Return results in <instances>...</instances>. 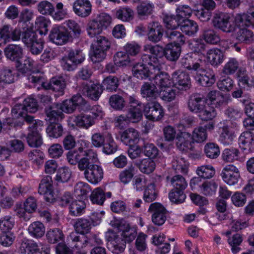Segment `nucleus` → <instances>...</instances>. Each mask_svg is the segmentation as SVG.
<instances>
[{
    "label": "nucleus",
    "instance_id": "6e6d98bb",
    "mask_svg": "<svg viewBox=\"0 0 254 254\" xmlns=\"http://www.w3.org/2000/svg\"><path fill=\"white\" fill-rule=\"evenodd\" d=\"M204 152L207 158L214 159L220 155V150L217 143L208 142L204 146Z\"/></svg>",
    "mask_w": 254,
    "mask_h": 254
},
{
    "label": "nucleus",
    "instance_id": "864d4df0",
    "mask_svg": "<svg viewBox=\"0 0 254 254\" xmlns=\"http://www.w3.org/2000/svg\"><path fill=\"white\" fill-rule=\"evenodd\" d=\"M217 185L214 181H205L199 186V191L204 195L209 196L215 194Z\"/></svg>",
    "mask_w": 254,
    "mask_h": 254
},
{
    "label": "nucleus",
    "instance_id": "79ce46f5",
    "mask_svg": "<svg viewBox=\"0 0 254 254\" xmlns=\"http://www.w3.org/2000/svg\"><path fill=\"white\" fill-rule=\"evenodd\" d=\"M136 165L141 173L147 175L152 173L156 168L155 162L151 158L140 159L136 163Z\"/></svg>",
    "mask_w": 254,
    "mask_h": 254
},
{
    "label": "nucleus",
    "instance_id": "a18cd8bd",
    "mask_svg": "<svg viewBox=\"0 0 254 254\" xmlns=\"http://www.w3.org/2000/svg\"><path fill=\"white\" fill-rule=\"evenodd\" d=\"M86 203L81 200H74L69 205V213L72 216H80L84 213Z\"/></svg>",
    "mask_w": 254,
    "mask_h": 254
},
{
    "label": "nucleus",
    "instance_id": "4be33fe9",
    "mask_svg": "<svg viewBox=\"0 0 254 254\" xmlns=\"http://www.w3.org/2000/svg\"><path fill=\"white\" fill-rule=\"evenodd\" d=\"M190 136V133L186 131H181L177 135L176 146L179 150L184 152L193 150L194 143L192 140V141L189 140Z\"/></svg>",
    "mask_w": 254,
    "mask_h": 254
},
{
    "label": "nucleus",
    "instance_id": "20e7f679",
    "mask_svg": "<svg viewBox=\"0 0 254 254\" xmlns=\"http://www.w3.org/2000/svg\"><path fill=\"white\" fill-rule=\"evenodd\" d=\"M111 41L109 39L103 36L96 37V40L91 46L92 51L90 53V58L94 63L103 61L107 56V52L111 47Z\"/></svg>",
    "mask_w": 254,
    "mask_h": 254
},
{
    "label": "nucleus",
    "instance_id": "5fc2aeb1",
    "mask_svg": "<svg viewBox=\"0 0 254 254\" xmlns=\"http://www.w3.org/2000/svg\"><path fill=\"white\" fill-rule=\"evenodd\" d=\"M63 132V126L58 123H51L46 128L47 134L51 138H58L62 136Z\"/></svg>",
    "mask_w": 254,
    "mask_h": 254
},
{
    "label": "nucleus",
    "instance_id": "69168bd1",
    "mask_svg": "<svg viewBox=\"0 0 254 254\" xmlns=\"http://www.w3.org/2000/svg\"><path fill=\"white\" fill-rule=\"evenodd\" d=\"M167 37L172 42L173 44L181 46L185 43L186 38L183 34L179 31L171 30L166 32Z\"/></svg>",
    "mask_w": 254,
    "mask_h": 254
},
{
    "label": "nucleus",
    "instance_id": "dca6fc26",
    "mask_svg": "<svg viewBox=\"0 0 254 254\" xmlns=\"http://www.w3.org/2000/svg\"><path fill=\"white\" fill-rule=\"evenodd\" d=\"M173 86L180 90L187 91L191 87L190 75L184 71L177 70L173 73Z\"/></svg>",
    "mask_w": 254,
    "mask_h": 254
},
{
    "label": "nucleus",
    "instance_id": "39448f33",
    "mask_svg": "<svg viewBox=\"0 0 254 254\" xmlns=\"http://www.w3.org/2000/svg\"><path fill=\"white\" fill-rule=\"evenodd\" d=\"M39 83L45 90H52L58 92L59 95H63L65 88L64 79L61 76H55L51 78L49 82H44L40 76H33V88H36V84Z\"/></svg>",
    "mask_w": 254,
    "mask_h": 254
},
{
    "label": "nucleus",
    "instance_id": "4c0bfd02",
    "mask_svg": "<svg viewBox=\"0 0 254 254\" xmlns=\"http://www.w3.org/2000/svg\"><path fill=\"white\" fill-rule=\"evenodd\" d=\"M163 23L167 30H175L180 25V19L174 14L163 13L162 15Z\"/></svg>",
    "mask_w": 254,
    "mask_h": 254
},
{
    "label": "nucleus",
    "instance_id": "09e8293b",
    "mask_svg": "<svg viewBox=\"0 0 254 254\" xmlns=\"http://www.w3.org/2000/svg\"><path fill=\"white\" fill-rule=\"evenodd\" d=\"M240 152L236 148L230 147L225 148L222 152V160L226 162H233L239 160Z\"/></svg>",
    "mask_w": 254,
    "mask_h": 254
},
{
    "label": "nucleus",
    "instance_id": "3c124183",
    "mask_svg": "<svg viewBox=\"0 0 254 254\" xmlns=\"http://www.w3.org/2000/svg\"><path fill=\"white\" fill-rule=\"evenodd\" d=\"M47 239L51 244H56L64 241V237L62 230L59 228L50 229L46 233Z\"/></svg>",
    "mask_w": 254,
    "mask_h": 254
},
{
    "label": "nucleus",
    "instance_id": "7c9ffc66",
    "mask_svg": "<svg viewBox=\"0 0 254 254\" xmlns=\"http://www.w3.org/2000/svg\"><path fill=\"white\" fill-rule=\"evenodd\" d=\"M224 234L228 238L227 242L231 247L232 253L234 254L238 253L241 250L239 246L243 241L242 235L238 233L231 235V231H226Z\"/></svg>",
    "mask_w": 254,
    "mask_h": 254
},
{
    "label": "nucleus",
    "instance_id": "f3484780",
    "mask_svg": "<svg viewBox=\"0 0 254 254\" xmlns=\"http://www.w3.org/2000/svg\"><path fill=\"white\" fill-rule=\"evenodd\" d=\"M235 25L240 28L252 27L254 28V6L246 13L236 14L234 17Z\"/></svg>",
    "mask_w": 254,
    "mask_h": 254
},
{
    "label": "nucleus",
    "instance_id": "9b49d317",
    "mask_svg": "<svg viewBox=\"0 0 254 254\" xmlns=\"http://www.w3.org/2000/svg\"><path fill=\"white\" fill-rule=\"evenodd\" d=\"M79 51L75 52L71 50L68 52L67 56H64L61 59V64L64 70L71 71L74 70L76 65L81 63L85 60L84 57L79 58Z\"/></svg>",
    "mask_w": 254,
    "mask_h": 254
},
{
    "label": "nucleus",
    "instance_id": "f03ea898",
    "mask_svg": "<svg viewBox=\"0 0 254 254\" xmlns=\"http://www.w3.org/2000/svg\"><path fill=\"white\" fill-rule=\"evenodd\" d=\"M32 98L28 97L22 104L16 103L12 108V118L7 119V123L11 126H20L24 121L32 122Z\"/></svg>",
    "mask_w": 254,
    "mask_h": 254
},
{
    "label": "nucleus",
    "instance_id": "bf43d9fd",
    "mask_svg": "<svg viewBox=\"0 0 254 254\" xmlns=\"http://www.w3.org/2000/svg\"><path fill=\"white\" fill-rule=\"evenodd\" d=\"M189 164L186 160L181 157H176L172 161V167L176 172L186 174L188 171Z\"/></svg>",
    "mask_w": 254,
    "mask_h": 254
},
{
    "label": "nucleus",
    "instance_id": "e433bc0d",
    "mask_svg": "<svg viewBox=\"0 0 254 254\" xmlns=\"http://www.w3.org/2000/svg\"><path fill=\"white\" fill-rule=\"evenodd\" d=\"M206 55L208 61L213 66H217L222 64L224 59L223 53L218 48L209 49L207 51Z\"/></svg>",
    "mask_w": 254,
    "mask_h": 254
},
{
    "label": "nucleus",
    "instance_id": "cd10ccee",
    "mask_svg": "<svg viewBox=\"0 0 254 254\" xmlns=\"http://www.w3.org/2000/svg\"><path fill=\"white\" fill-rule=\"evenodd\" d=\"M152 80L159 87L160 90L173 86V77L171 79L167 73L161 71V70L154 74Z\"/></svg>",
    "mask_w": 254,
    "mask_h": 254
},
{
    "label": "nucleus",
    "instance_id": "0e129e2a",
    "mask_svg": "<svg viewBox=\"0 0 254 254\" xmlns=\"http://www.w3.org/2000/svg\"><path fill=\"white\" fill-rule=\"evenodd\" d=\"M114 62L118 67H126L130 63L129 56L125 52L119 51L116 53L114 56Z\"/></svg>",
    "mask_w": 254,
    "mask_h": 254
},
{
    "label": "nucleus",
    "instance_id": "c85d7f7f",
    "mask_svg": "<svg viewBox=\"0 0 254 254\" xmlns=\"http://www.w3.org/2000/svg\"><path fill=\"white\" fill-rule=\"evenodd\" d=\"M44 122L33 119V147H38L43 143L41 131L44 128Z\"/></svg>",
    "mask_w": 254,
    "mask_h": 254
},
{
    "label": "nucleus",
    "instance_id": "1a4fd4ad",
    "mask_svg": "<svg viewBox=\"0 0 254 254\" xmlns=\"http://www.w3.org/2000/svg\"><path fill=\"white\" fill-rule=\"evenodd\" d=\"M143 113L147 119L153 122L160 121L165 114L162 106L157 102L145 104Z\"/></svg>",
    "mask_w": 254,
    "mask_h": 254
},
{
    "label": "nucleus",
    "instance_id": "aec40b11",
    "mask_svg": "<svg viewBox=\"0 0 254 254\" xmlns=\"http://www.w3.org/2000/svg\"><path fill=\"white\" fill-rule=\"evenodd\" d=\"M82 91L89 98L98 101L103 92V88L99 83L89 81L83 84Z\"/></svg>",
    "mask_w": 254,
    "mask_h": 254
},
{
    "label": "nucleus",
    "instance_id": "b1692460",
    "mask_svg": "<svg viewBox=\"0 0 254 254\" xmlns=\"http://www.w3.org/2000/svg\"><path fill=\"white\" fill-rule=\"evenodd\" d=\"M92 5L89 0H76L73 4V10L78 16L86 17L91 13Z\"/></svg>",
    "mask_w": 254,
    "mask_h": 254
},
{
    "label": "nucleus",
    "instance_id": "774afa93",
    "mask_svg": "<svg viewBox=\"0 0 254 254\" xmlns=\"http://www.w3.org/2000/svg\"><path fill=\"white\" fill-rule=\"evenodd\" d=\"M134 174L135 168L132 165H130L120 172V180L124 184H127L133 179Z\"/></svg>",
    "mask_w": 254,
    "mask_h": 254
},
{
    "label": "nucleus",
    "instance_id": "49530a36",
    "mask_svg": "<svg viewBox=\"0 0 254 254\" xmlns=\"http://www.w3.org/2000/svg\"><path fill=\"white\" fill-rule=\"evenodd\" d=\"M115 15L123 22H130L133 18L134 11L128 6L121 7L116 10Z\"/></svg>",
    "mask_w": 254,
    "mask_h": 254
},
{
    "label": "nucleus",
    "instance_id": "473e14b6",
    "mask_svg": "<svg viewBox=\"0 0 254 254\" xmlns=\"http://www.w3.org/2000/svg\"><path fill=\"white\" fill-rule=\"evenodd\" d=\"M179 27L183 33L189 36H194L198 30L197 23L188 18L182 20Z\"/></svg>",
    "mask_w": 254,
    "mask_h": 254
},
{
    "label": "nucleus",
    "instance_id": "2f4dec72",
    "mask_svg": "<svg viewBox=\"0 0 254 254\" xmlns=\"http://www.w3.org/2000/svg\"><path fill=\"white\" fill-rule=\"evenodd\" d=\"M73 121L76 126L86 129L92 126L95 123L91 114H89L88 112L81 113L76 116Z\"/></svg>",
    "mask_w": 254,
    "mask_h": 254
},
{
    "label": "nucleus",
    "instance_id": "f257e3e1",
    "mask_svg": "<svg viewBox=\"0 0 254 254\" xmlns=\"http://www.w3.org/2000/svg\"><path fill=\"white\" fill-rule=\"evenodd\" d=\"M142 63L135 64L132 68L134 76L143 79L149 78L152 79L154 74L160 70V64L156 59L150 58L147 54H143L141 57Z\"/></svg>",
    "mask_w": 254,
    "mask_h": 254
},
{
    "label": "nucleus",
    "instance_id": "5701e85b",
    "mask_svg": "<svg viewBox=\"0 0 254 254\" xmlns=\"http://www.w3.org/2000/svg\"><path fill=\"white\" fill-rule=\"evenodd\" d=\"M200 70V71H196V80L202 86H211L215 82V76L213 71L211 70L206 71L201 66Z\"/></svg>",
    "mask_w": 254,
    "mask_h": 254
},
{
    "label": "nucleus",
    "instance_id": "9d476101",
    "mask_svg": "<svg viewBox=\"0 0 254 254\" xmlns=\"http://www.w3.org/2000/svg\"><path fill=\"white\" fill-rule=\"evenodd\" d=\"M219 141L225 145H230L236 137L235 132L227 124V120H223L218 124Z\"/></svg>",
    "mask_w": 254,
    "mask_h": 254
},
{
    "label": "nucleus",
    "instance_id": "8fccbe9b",
    "mask_svg": "<svg viewBox=\"0 0 254 254\" xmlns=\"http://www.w3.org/2000/svg\"><path fill=\"white\" fill-rule=\"evenodd\" d=\"M154 7V4L150 1H143L136 7L137 14L140 17L148 16L152 14Z\"/></svg>",
    "mask_w": 254,
    "mask_h": 254
},
{
    "label": "nucleus",
    "instance_id": "de8ad7c7",
    "mask_svg": "<svg viewBox=\"0 0 254 254\" xmlns=\"http://www.w3.org/2000/svg\"><path fill=\"white\" fill-rule=\"evenodd\" d=\"M103 90L109 92L116 91L119 86V79L115 76L110 75L105 78L101 84Z\"/></svg>",
    "mask_w": 254,
    "mask_h": 254
},
{
    "label": "nucleus",
    "instance_id": "412c9836",
    "mask_svg": "<svg viewBox=\"0 0 254 254\" xmlns=\"http://www.w3.org/2000/svg\"><path fill=\"white\" fill-rule=\"evenodd\" d=\"M118 229L122 232L121 236L126 243L132 242L137 236L135 227H131L128 223L122 220L118 223Z\"/></svg>",
    "mask_w": 254,
    "mask_h": 254
},
{
    "label": "nucleus",
    "instance_id": "2eb2a0df",
    "mask_svg": "<svg viewBox=\"0 0 254 254\" xmlns=\"http://www.w3.org/2000/svg\"><path fill=\"white\" fill-rule=\"evenodd\" d=\"M223 181L229 186L237 184L240 178L239 169L233 165H227L220 174Z\"/></svg>",
    "mask_w": 254,
    "mask_h": 254
},
{
    "label": "nucleus",
    "instance_id": "f8f14e48",
    "mask_svg": "<svg viewBox=\"0 0 254 254\" xmlns=\"http://www.w3.org/2000/svg\"><path fill=\"white\" fill-rule=\"evenodd\" d=\"M148 211L152 213V221L155 225L161 226L165 222L167 219V211L160 203H151Z\"/></svg>",
    "mask_w": 254,
    "mask_h": 254
},
{
    "label": "nucleus",
    "instance_id": "bb28decb",
    "mask_svg": "<svg viewBox=\"0 0 254 254\" xmlns=\"http://www.w3.org/2000/svg\"><path fill=\"white\" fill-rule=\"evenodd\" d=\"M144 51L151 54H147L150 58L156 59L159 62L160 69L162 70L164 64L163 57L164 56L165 48L158 45L153 46L151 44H147L144 46Z\"/></svg>",
    "mask_w": 254,
    "mask_h": 254
},
{
    "label": "nucleus",
    "instance_id": "423d86ee",
    "mask_svg": "<svg viewBox=\"0 0 254 254\" xmlns=\"http://www.w3.org/2000/svg\"><path fill=\"white\" fill-rule=\"evenodd\" d=\"M50 42L57 46H63L73 40V36L65 27L55 25L50 31L49 36Z\"/></svg>",
    "mask_w": 254,
    "mask_h": 254
},
{
    "label": "nucleus",
    "instance_id": "58836bf2",
    "mask_svg": "<svg viewBox=\"0 0 254 254\" xmlns=\"http://www.w3.org/2000/svg\"><path fill=\"white\" fill-rule=\"evenodd\" d=\"M141 94L147 100L155 99L158 96L159 92L156 86L152 83H144L141 87Z\"/></svg>",
    "mask_w": 254,
    "mask_h": 254
},
{
    "label": "nucleus",
    "instance_id": "680f3d73",
    "mask_svg": "<svg viewBox=\"0 0 254 254\" xmlns=\"http://www.w3.org/2000/svg\"><path fill=\"white\" fill-rule=\"evenodd\" d=\"M16 68L23 74H30L32 70V59L30 57L25 56L21 62L17 61Z\"/></svg>",
    "mask_w": 254,
    "mask_h": 254
},
{
    "label": "nucleus",
    "instance_id": "ddd939ff",
    "mask_svg": "<svg viewBox=\"0 0 254 254\" xmlns=\"http://www.w3.org/2000/svg\"><path fill=\"white\" fill-rule=\"evenodd\" d=\"M66 158L70 164L76 165L77 164L78 168L80 171L85 170L89 164V161L91 160L83 153H79L76 149L69 151L66 154Z\"/></svg>",
    "mask_w": 254,
    "mask_h": 254
},
{
    "label": "nucleus",
    "instance_id": "c03bdc74",
    "mask_svg": "<svg viewBox=\"0 0 254 254\" xmlns=\"http://www.w3.org/2000/svg\"><path fill=\"white\" fill-rule=\"evenodd\" d=\"M181 51V46L169 43L165 48L164 56L170 61H175L179 58Z\"/></svg>",
    "mask_w": 254,
    "mask_h": 254
},
{
    "label": "nucleus",
    "instance_id": "13d9d810",
    "mask_svg": "<svg viewBox=\"0 0 254 254\" xmlns=\"http://www.w3.org/2000/svg\"><path fill=\"white\" fill-rule=\"evenodd\" d=\"M17 214L19 217L25 221L30 219L32 217V197H28L24 203L23 208L19 209Z\"/></svg>",
    "mask_w": 254,
    "mask_h": 254
},
{
    "label": "nucleus",
    "instance_id": "c756f323",
    "mask_svg": "<svg viewBox=\"0 0 254 254\" xmlns=\"http://www.w3.org/2000/svg\"><path fill=\"white\" fill-rule=\"evenodd\" d=\"M50 24L51 21L49 18L43 16L37 17L35 21V31L33 30V35L38 36L37 34H39L40 37L46 35Z\"/></svg>",
    "mask_w": 254,
    "mask_h": 254
},
{
    "label": "nucleus",
    "instance_id": "72a5a7b5",
    "mask_svg": "<svg viewBox=\"0 0 254 254\" xmlns=\"http://www.w3.org/2000/svg\"><path fill=\"white\" fill-rule=\"evenodd\" d=\"M47 120L51 123H58L64 118L62 111L60 110L57 104L51 106L45 109Z\"/></svg>",
    "mask_w": 254,
    "mask_h": 254
},
{
    "label": "nucleus",
    "instance_id": "a211bd4d",
    "mask_svg": "<svg viewBox=\"0 0 254 254\" xmlns=\"http://www.w3.org/2000/svg\"><path fill=\"white\" fill-rule=\"evenodd\" d=\"M241 150L246 154L254 152V133L251 131L243 132L238 138Z\"/></svg>",
    "mask_w": 254,
    "mask_h": 254
},
{
    "label": "nucleus",
    "instance_id": "338daca9",
    "mask_svg": "<svg viewBox=\"0 0 254 254\" xmlns=\"http://www.w3.org/2000/svg\"><path fill=\"white\" fill-rule=\"evenodd\" d=\"M207 138V131L203 127H198L193 129L191 135V139L194 143H202L205 141Z\"/></svg>",
    "mask_w": 254,
    "mask_h": 254
},
{
    "label": "nucleus",
    "instance_id": "7ed1b4c3",
    "mask_svg": "<svg viewBox=\"0 0 254 254\" xmlns=\"http://www.w3.org/2000/svg\"><path fill=\"white\" fill-rule=\"evenodd\" d=\"M67 241L70 247L77 250L83 249L87 246L92 247L93 241L97 245L103 244L102 240L98 235L92 234L80 236L76 233H71L67 237Z\"/></svg>",
    "mask_w": 254,
    "mask_h": 254
},
{
    "label": "nucleus",
    "instance_id": "393cba45",
    "mask_svg": "<svg viewBox=\"0 0 254 254\" xmlns=\"http://www.w3.org/2000/svg\"><path fill=\"white\" fill-rule=\"evenodd\" d=\"M147 36L150 41L157 43L160 41L163 35L162 26L158 22L150 23L148 26Z\"/></svg>",
    "mask_w": 254,
    "mask_h": 254
},
{
    "label": "nucleus",
    "instance_id": "ea45409f",
    "mask_svg": "<svg viewBox=\"0 0 254 254\" xmlns=\"http://www.w3.org/2000/svg\"><path fill=\"white\" fill-rule=\"evenodd\" d=\"M75 232L80 236L88 235L89 232L91 228V222L87 219L79 218L77 220L74 225Z\"/></svg>",
    "mask_w": 254,
    "mask_h": 254
},
{
    "label": "nucleus",
    "instance_id": "603ef678",
    "mask_svg": "<svg viewBox=\"0 0 254 254\" xmlns=\"http://www.w3.org/2000/svg\"><path fill=\"white\" fill-rule=\"evenodd\" d=\"M197 113L199 118L205 121H211L216 116L215 109L206 103Z\"/></svg>",
    "mask_w": 254,
    "mask_h": 254
},
{
    "label": "nucleus",
    "instance_id": "6e6552de",
    "mask_svg": "<svg viewBox=\"0 0 254 254\" xmlns=\"http://www.w3.org/2000/svg\"><path fill=\"white\" fill-rule=\"evenodd\" d=\"M230 14L225 12L216 13L212 19L213 26L221 31L231 33L235 30V26L232 23Z\"/></svg>",
    "mask_w": 254,
    "mask_h": 254
},
{
    "label": "nucleus",
    "instance_id": "6ab92c4d",
    "mask_svg": "<svg viewBox=\"0 0 254 254\" xmlns=\"http://www.w3.org/2000/svg\"><path fill=\"white\" fill-rule=\"evenodd\" d=\"M38 192L43 195L47 202H51L54 199L53 181L51 176L44 177L39 185Z\"/></svg>",
    "mask_w": 254,
    "mask_h": 254
},
{
    "label": "nucleus",
    "instance_id": "052dcab7",
    "mask_svg": "<svg viewBox=\"0 0 254 254\" xmlns=\"http://www.w3.org/2000/svg\"><path fill=\"white\" fill-rule=\"evenodd\" d=\"M143 108H129L126 115L128 122L136 123L142 118Z\"/></svg>",
    "mask_w": 254,
    "mask_h": 254
},
{
    "label": "nucleus",
    "instance_id": "e2e57ef3",
    "mask_svg": "<svg viewBox=\"0 0 254 254\" xmlns=\"http://www.w3.org/2000/svg\"><path fill=\"white\" fill-rule=\"evenodd\" d=\"M253 32L247 28H240L237 32L236 39L241 43L249 44L252 42L253 39Z\"/></svg>",
    "mask_w": 254,
    "mask_h": 254
},
{
    "label": "nucleus",
    "instance_id": "a878e982",
    "mask_svg": "<svg viewBox=\"0 0 254 254\" xmlns=\"http://www.w3.org/2000/svg\"><path fill=\"white\" fill-rule=\"evenodd\" d=\"M140 139L139 133L133 128L127 129L121 134L122 142L127 146L138 144Z\"/></svg>",
    "mask_w": 254,
    "mask_h": 254
},
{
    "label": "nucleus",
    "instance_id": "f704fd0d",
    "mask_svg": "<svg viewBox=\"0 0 254 254\" xmlns=\"http://www.w3.org/2000/svg\"><path fill=\"white\" fill-rule=\"evenodd\" d=\"M193 53L186 54L180 60V64L182 66L189 70L200 71V64L195 62V59L193 57Z\"/></svg>",
    "mask_w": 254,
    "mask_h": 254
},
{
    "label": "nucleus",
    "instance_id": "4d7b16f0",
    "mask_svg": "<svg viewBox=\"0 0 254 254\" xmlns=\"http://www.w3.org/2000/svg\"><path fill=\"white\" fill-rule=\"evenodd\" d=\"M118 150V146L114 140L112 134H106V140L103 146V152L108 155L115 153Z\"/></svg>",
    "mask_w": 254,
    "mask_h": 254
},
{
    "label": "nucleus",
    "instance_id": "0eeeda50",
    "mask_svg": "<svg viewBox=\"0 0 254 254\" xmlns=\"http://www.w3.org/2000/svg\"><path fill=\"white\" fill-rule=\"evenodd\" d=\"M89 164L86 167L84 172V176L87 180L92 184H97L103 178L104 171L101 165L98 164V159L89 160Z\"/></svg>",
    "mask_w": 254,
    "mask_h": 254
},
{
    "label": "nucleus",
    "instance_id": "4468645a",
    "mask_svg": "<svg viewBox=\"0 0 254 254\" xmlns=\"http://www.w3.org/2000/svg\"><path fill=\"white\" fill-rule=\"evenodd\" d=\"M105 237L109 243V248L114 254L121 253L124 251L126 247V242L113 231L109 230L106 232Z\"/></svg>",
    "mask_w": 254,
    "mask_h": 254
},
{
    "label": "nucleus",
    "instance_id": "c9c22d12",
    "mask_svg": "<svg viewBox=\"0 0 254 254\" xmlns=\"http://www.w3.org/2000/svg\"><path fill=\"white\" fill-rule=\"evenodd\" d=\"M206 102L199 94L192 95L188 101V108L190 111L194 113H197L205 105Z\"/></svg>",
    "mask_w": 254,
    "mask_h": 254
},
{
    "label": "nucleus",
    "instance_id": "a19ab883",
    "mask_svg": "<svg viewBox=\"0 0 254 254\" xmlns=\"http://www.w3.org/2000/svg\"><path fill=\"white\" fill-rule=\"evenodd\" d=\"M90 142L85 139H80L77 142V147L76 148L79 153H83L86 156H88L91 160L96 159L97 154L93 150L90 149Z\"/></svg>",
    "mask_w": 254,
    "mask_h": 254
},
{
    "label": "nucleus",
    "instance_id": "37998d69",
    "mask_svg": "<svg viewBox=\"0 0 254 254\" xmlns=\"http://www.w3.org/2000/svg\"><path fill=\"white\" fill-rule=\"evenodd\" d=\"M4 54L7 59L18 61L22 54V49L18 45L9 44L4 49Z\"/></svg>",
    "mask_w": 254,
    "mask_h": 254
}]
</instances>
